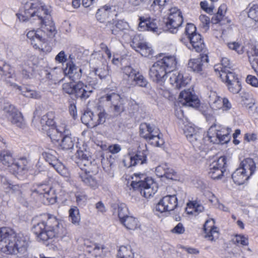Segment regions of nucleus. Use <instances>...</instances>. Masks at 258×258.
<instances>
[{
	"label": "nucleus",
	"instance_id": "f257e3e1",
	"mask_svg": "<svg viewBox=\"0 0 258 258\" xmlns=\"http://www.w3.org/2000/svg\"><path fill=\"white\" fill-rule=\"evenodd\" d=\"M176 63L174 56H167L159 59L149 69L150 79L156 83L162 84L169 74V81L172 86L178 89L185 87L190 80L187 77H184L182 74L177 71L171 73L175 68Z\"/></svg>",
	"mask_w": 258,
	"mask_h": 258
},
{
	"label": "nucleus",
	"instance_id": "f03ea898",
	"mask_svg": "<svg viewBox=\"0 0 258 258\" xmlns=\"http://www.w3.org/2000/svg\"><path fill=\"white\" fill-rule=\"evenodd\" d=\"M24 14H17L20 21H26L30 19L36 21V24L41 25L42 29H38L49 37H53L56 33L54 23L50 15V9L39 0H30L24 6Z\"/></svg>",
	"mask_w": 258,
	"mask_h": 258
},
{
	"label": "nucleus",
	"instance_id": "7ed1b4c3",
	"mask_svg": "<svg viewBox=\"0 0 258 258\" xmlns=\"http://www.w3.org/2000/svg\"><path fill=\"white\" fill-rule=\"evenodd\" d=\"M28 242L22 235H17L11 229L0 228V250L9 254H24L27 249Z\"/></svg>",
	"mask_w": 258,
	"mask_h": 258
},
{
	"label": "nucleus",
	"instance_id": "20e7f679",
	"mask_svg": "<svg viewBox=\"0 0 258 258\" xmlns=\"http://www.w3.org/2000/svg\"><path fill=\"white\" fill-rule=\"evenodd\" d=\"M33 233L39 241H47L55 236H61L63 229L55 217H49L46 222L41 221L33 226Z\"/></svg>",
	"mask_w": 258,
	"mask_h": 258
},
{
	"label": "nucleus",
	"instance_id": "39448f33",
	"mask_svg": "<svg viewBox=\"0 0 258 258\" xmlns=\"http://www.w3.org/2000/svg\"><path fill=\"white\" fill-rule=\"evenodd\" d=\"M132 181L131 186L135 190H139L145 198H149L157 190L156 183L150 178H146L144 174L135 173Z\"/></svg>",
	"mask_w": 258,
	"mask_h": 258
},
{
	"label": "nucleus",
	"instance_id": "423d86ee",
	"mask_svg": "<svg viewBox=\"0 0 258 258\" xmlns=\"http://www.w3.org/2000/svg\"><path fill=\"white\" fill-rule=\"evenodd\" d=\"M183 132L188 141L194 147L199 150H204L206 143L202 131L188 123L185 125Z\"/></svg>",
	"mask_w": 258,
	"mask_h": 258
},
{
	"label": "nucleus",
	"instance_id": "0eeeda50",
	"mask_svg": "<svg viewBox=\"0 0 258 258\" xmlns=\"http://www.w3.org/2000/svg\"><path fill=\"white\" fill-rule=\"evenodd\" d=\"M141 136L148 140L150 143L155 146L160 147L164 144V140L160 136L159 130L154 126L143 123L140 126Z\"/></svg>",
	"mask_w": 258,
	"mask_h": 258
},
{
	"label": "nucleus",
	"instance_id": "6e6552de",
	"mask_svg": "<svg viewBox=\"0 0 258 258\" xmlns=\"http://www.w3.org/2000/svg\"><path fill=\"white\" fill-rule=\"evenodd\" d=\"M32 196L38 197L45 204H53L55 202L54 191L46 184H38L32 189Z\"/></svg>",
	"mask_w": 258,
	"mask_h": 258
},
{
	"label": "nucleus",
	"instance_id": "1a4fd4ad",
	"mask_svg": "<svg viewBox=\"0 0 258 258\" xmlns=\"http://www.w3.org/2000/svg\"><path fill=\"white\" fill-rule=\"evenodd\" d=\"M169 16L165 21V29L172 33H176L183 22L181 13L177 8L169 10Z\"/></svg>",
	"mask_w": 258,
	"mask_h": 258
},
{
	"label": "nucleus",
	"instance_id": "9d476101",
	"mask_svg": "<svg viewBox=\"0 0 258 258\" xmlns=\"http://www.w3.org/2000/svg\"><path fill=\"white\" fill-rule=\"evenodd\" d=\"M27 36L35 49L43 52L50 51V48L48 46V43L42 34V31L34 30L29 31L27 34Z\"/></svg>",
	"mask_w": 258,
	"mask_h": 258
},
{
	"label": "nucleus",
	"instance_id": "9b49d317",
	"mask_svg": "<svg viewBox=\"0 0 258 258\" xmlns=\"http://www.w3.org/2000/svg\"><path fill=\"white\" fill-rule=\"evenodd\" d=\"M148 154L146 146L139 147L137 153L134 156H128L123 160L125 166L130 167L138 164H143L146 163L147 156Z\"/></svg>",
	"mask_w": 258,
	"mask_h": 258
},
{
	"label": "nucleus",
	"instance_id": "f8f14e48",
	"mask_svg": "<svg viewBox=\"0 0 258 258\" xmlns=\"http://www.w3.org/2000/svg\"><path fill=\"white\" fill-rule=\"evenodd\" d=\"M209 103L214 110L222 109L227 111L232 108V104L226 97L221 98L215 92H210L209 96Z\"/></svg>",
	"mask_w": 258,
	"mask_h": 258
},
{
	"label": "nucleus",
	"instance_id": "ddd939ff",
	"mask_svg": "<svg viewBox=\"0 0 258 258\" xmlns=\"http://www.w3.org/2000/svg\"><path fill=\"white\" fill-rule=\"evenodd\" d=\"M3 110L8 119L12 124L21 128L24 127L25 123L22 114L14 105L9 103H6Z\"/></svg>",
	"mask_w": 258,
	"mask_h": 258
},
{
	"label": "nucleus",
	"instance_id": "4468645a",
	"mask_svg": "<svg viewBox=\"0 0 258 258\" xmlns=\"http://www.w3.org/2000/svg\"><path fill=\"white\" fill-rule=\"evenodd\" d=\"M103 101L106 102L108 105L113 107L117 113H120L124 110L125 99L115 93H108L101 97Z\"/></svg>",
	"mask_w": 258,
	"mask_h": 258
},
{
	"label": "nucleus",
	"instance_id": "2eb2a0df",
	"mask_svg": "<svg viewBox=\"0 0 258 258\" xmlns=\"http://www.w3.org/2000/svg\"><path fill=\"white\" fill-rule=\"evenodd\" d=\"M177 206V199L176 195H168L164 197L157 204L156 210L160 213L169 212L174 210Z\"/></svg>",
	"mask_w": 258,
	"mask_h": 258
},
{
	"label": "nucleus",
	"instance_id": "dca6fc26",
	"mask_svg": "<svg viewBox=\"0 0 258 258\" xmlns=\"http://www.w3.org/2000/svg\"><path fill=\"white\" fill-rule=\"evenodd\" d=\"M130 5L136 7L142 2L146 5H150V9L159 13L162 12L168 0H125Z\"/></svg>",
	"mask_w": 258,
	"mask_h": 258
},
{
	"label": "nucleus",
	"instance_id": "f3484780",
	"mask_svg": "<svg viewBox=\"0 0 258 258\" xmlns=\"http://www.w3.org/2000/svg\"><path fill=\"white\" fill-rule=\"evenodd\" d=\"M179 101L184 106L197 107L199 104V100L197 96L189 89L180 92Z\"/></svg>",
	"mask_w": 258,
	"mask_h": 258
},
{
	"label": "nucleus",
	"instance_id": "a211bd4d",
	"mask_svg": "<svg viewBox=\"0 0 258 258\" xmlns=\"http://www.w3.org/2000/svg\"><path fill=\"white\" fill-rule=\"evenodd\" d=\"M94 58H100L102 60V66L100 68L95 69L94 72L96 75L98 76L100 79L106 78L110 76V68L103 58V55L100 51H95L92 54Z\"/></svg>",
	"mask_w": 258,
	"mask_h": 258
},
{
	"label": "nucleus",
	"instance_id": "6ab92c4d",
	"mask_svg": "<svg viewBox=\"0 0 258 258\" xmlns=\"http://www.w3.org/2000/svg\"><path fill=\"white\" fill-rule=\"evenodd\" d=\"M69 58L71 60L67 63L66 67L63 70L64 74L68 75L73 81L78 80L82 76V69L73 63L71 55H70Z\"/></svg>",
	"mask_w": 258,
	"mask_h": 258
},
{
	"label": "nucleus",
	"instance_id": "aec40b11",
	"mask_svg": "<svg viewBox=\"0 0 258 258\" xmlns=\"http://www.w3.org/2000/svg\"><path fill=\"white\" fill-rule=\"evenodd\" d=\"M200 57L196 58H191L189 60L187 67L194 72L199 73L202 71L204 64L208 62V57L207 54H201Z\"/></svg>",
	"mask_w": 258,
	"mask_h": 258
},
{
	"label": "nucleus",
	"instance_id": "412c9836",
	"mask_svg": "<svg viewBox=\"0 0 258 258\" xmlns=\"http://www.w3.org/2000/svg\"><path fill=\"white\" fill-rule=\"evenodd\" d=\"M28 162L26 158L22 157L17 159L13 162L10 167V170L17 175H23L28 170Z\"/></svg>",
	"mask_w": 258,
	"mask_h": 258
},
{
	"label": "nucleus",
	"instance_id": "4be33fe9",
	"mask_svg": "<svg viewBox=\"0 0 258 258\" xmlns=\"http://www.w3.org/2000/svg\"><path fill=\"white\" fill-rule=\"evenodd\" d=\"M187 39L189 42L186 45L189 49L195 50L197 52H200L204 49L205 44L200 34H194L193 35L188 36Z\"/></svg>",
	"mask_w": 258,
	"mask_h": 258
},
{
	"label": "nucleus",
	"instance_id": "5701e85b",
	"mask_svg": "<svg viewBox=\"0 0 258 258\" xmlns=\"http://www.w3.org/2000/svg\"><path fill=\"white\" fill-rule=\"evenodd\" d=\"M214 223L213 219L209 220L206 222L204 226L206 237L212 241L216 240L219 236L218 228L214 226Z\"/></svg>",
	"mask_w": 258,
	"mask_h": 258
},
{
	"label": "nucleus",
	"instance_id": "b1692460",
	"mask_svg": "<svg viewBox=\"0 0 258 258\" xmlns=\"http://www.w3.org/2000/svg\"><path fill=\"white\" fill-rule=\"evenodd\" d=\"M93 92L91 86L85 85L82 82H79L75 85L74 93L77 97L81 99H86L89 97Z\"/></svg>",
	"mask_w": 258,
	"mask_h": 258
},
{
	"label": "nucleus",
	"instance_id": "393cba45",
	"mask_svg": "<svg viewBox=\"0 0 258 258\" xmlns=\"http://www.w3.org/2000/svg\"><path fill=\"white\" fill-rule=\"evenodd\" d=\"M65 124L59 126L57 128L53 127H49L48 130L49 136L52 141L58 142L61 140L63 134L69 132L68 130L66 128Z\"/></svg>",
	"mask_w": 258,
	"mask_h": 258
},
{
	"label": "nucleus",
	"instance_id": "a878e982",
	"mask_svg": "<svg viewBox=\"0 0 258 258\" xmlns=\"http://www.w3.org/2000/svg\"><path fill=\"white\" fill-rule=\"evenodd\" d=\"M79 174L81 181L86 185L94 189L98 187L99 183L95 176L87 174L86 172H79Z\"/></svg>",
	"mask_w": 258,
	"mask_h": 258
},
{
	"label": "nucleus",
	"instance_id": "bb28decb",
	"mask_svg": "<svg viewBox=\"0 0 258 258\" xmlns=\"http://www.w3.org/2000/svg\"><path fill=\"white\" fill-rule=\"evenodd\" d=\"M239 168L247 175L251 176L255 171L256 165L252 159L247 158L241 161Z\"/></svg>",
	"mask_w": 258,
	"mask_h": 258
},
{
	"label": "nucleus",
	"instance_id": "cd10ccee",
	"mask_svg": "<svg viewBox=\"0 0 258 258\" xmlns=\"http://www.w3.org/2000/svg\"><path fill=\"white\" fill-rule=\"evenodd\" d=\"M218 75L222 81L226 85L233 82V81L234 82L238 80L237 76L233 72V69L223 70L222 72L218 73Z\"/></svg>",
	"mask_w": 258,
	"mask_h": 258
},
{
	"label": "nucleus",
	"instance_id": "c85d7f7f",
	"mask_svg": "<svg viewBox=\"0 0 258 258\" xmlns=\"http://www.w3.org/2000/svg\"><path fill=\"white\" fill-rule=\"evenodd\" d=\"M250 177L239 168H237L232 174V178L234 182L237 185L244 184Z\"/></svg>",
	"mask_w": 258,
	"mask_h": 258
},
{
	"label": "nucleus",
	"instance_id": "c756f323",
	"mask_svg": "<svg viewBox=\"0 0 258 258\" xmlns=\"http://www.w3.org/2000/svg\"><path fill=\"white\" fill-rule=\"evenodd\" d=\"M112 13L111 7L109 6H104L97 10L96 17L101 23H104L110 16Z\"/></svg>",
	"mask_w": 258,
	"mask_h": 258
},
{
	"label": "nucleus",
	"instance_id": "7c9ffc66",
	"mask_svg": "<svg viewBox=\"0 0 258 258\" xmlns=\"http://www.w3.org/2000/svg\"><path fill=\"white\" fill-rule=\"evenodd\" d=\"M258 49V45L253 46L247 52L249 61L251 64L252 68L254 69L256 75L258 76V53H253L254 50Z\"/></svg>",
	"mask_w": 258,
	"mask_h": 258
},
{
	"label": "nucleus",
	"instance_id": "2f4dec72",
	"mask_svg": "<svg viewBox=\"0 0 258 258\" xmlns=\"http://www.w3.org/2000/svg\"><path fill=\"white\" fill-rule=\"evenodd\" d=\"M14 161L12 153L9 150H3L0 152V162L5 166L11 167Z\"/></svg>",
	"mask_w": 258,
	"mask_h": 258
},
{
	"label": "nucleus",
	"instance_id": "473e14b6",
	"mask_svg": "<svg viewBox=\"0 0 258 258\" xmlns=\"http://www.w3.org/2000/svg\"><path fill=\"white\" fill-rule=\"evenodd\" d=\"M120 222L129 230H135L140 226L138 220L133 216H126Z\"/></svg>",
	"mask_w": 258,
	"mask_h": 258
},
{
	"label": "nucleus",
	"instance_id": "72a5a7b5",
	"mask_svg": "<svg viewBox=\"0 0 258 258\" xmlns=\"http://www.w3.org/2000/svg\"><path fill=\"white\" fill-rule=\"evenodd\" d=\"M148 44L141 40L140 37L139 35L135 36L132 41L131 44V47L134 49L136 51L139 52L142 55V50H145Z\"/></svg>",
	"mask_w": 258,
	"mask_h": 258
},
{
	"label": "nucleus",
	"instance_id": "f704fd0d",
	"mask_svg": "<svg viewBox=\"0 0 258 258\" xmlns=\"http://www.w3.org/2000/svg\"><path fill=\"white\" fill-rule=\"evenodd\" d=\"M219 137L221 138L220 144H224L228 143L230 140V133L231 132L230 128L225 127L217 124Z\"/></svg>",
	"mask_w": 258,
	"mask_h": 258
},
{
	"label": "nucleus",
	"instance_id": "c9c22d12",
	"mask_svg": "<svg viewBox=\"0 0 258 258\" xmlns=\"http://www.w3.org/2000/svg\"><path fill=\"white\" fill-rule=\"evenodd\" d=\"M208 138L213 144H220L221 138L219 137L217 124H213L208 132Z\"/></svg>",
	"mask_w": 258,
	"mask_h": 258
},
{
	"label": "nucleus",
	"instance_id": "e433bc0d",
	"mask_svg": "<svg viewBox=\"0 0 258 258\" xmlns=\"http://www.w3.org/2000/svg\"><path fill=\"white\" fill-rule=\"evenodd\" d=\"M95 115L91 111H86L81 117L82 122L90 127L96 126Z\"/></svg>",
	"mask_w": 258,
	"mask_h": 258
},
{
	"label": "nucleus",
	"instance_id": "4c0bfd02",
	"mask_svg": "<svg viewBox=\"0 0 258 258\" xmlns=\"http://www.w3.org/2000/svg\"><path fill=\"white\" fill-rule=\"evenodd\" d=\"M0 74L12 78L15 77L14 71L10 64L5 61L0 60Z\"/></svg>",
	"mask_w": 258,
	"mask_h": 258
},
{
	"label": "nucleus",
	"instance_id": "58836bf2",
	"mask_svg": "<svg viewBox=\"0 0 258 258\" xmlns=\"http://www.w3.org/2000/svg\"><path fill=\"white\" fill-rule=\"evenodd\" d=\"M69 132L62 136L61 139L60 146L62 149L69 150L72 149L74 146L75 139L70 136H69Z\"/></svg>",
	"mask_w": 258,
	"mask_h": 258
},
{
	"label": "nucleus",
	"instance_id": "ea45409f",
	"mask_svg": "<svg viewBox=\"0 0 258 258\" xmlns=\"http://www.w3.org/2000/svg\"><path fill=\"white\" fill-rule=\"evenodd\" d=\"M232 69L230 60L227 57H223L221 61V63L217 64L214 66V70L216 72L220 73L222 72L223 70Z\"/></svg>",
	"mask_w": 258,
	"mask_h": 258
},
{
	"label": "nucleus",
	"instance_id": "a19ab883",
	"mask_svg": "<svg viewBox=\"0 0 258 258\" xmlns=\"http://www.w3.org/2000/svg\"><path fill=\"white\" fill-rule=\"evenodd\" d=\"M54 113L52 111L48 112L46 114L42 116L40 123L42 126L47 125L49 127L52 126L54 123Z\"/></svg>",
	"mask_w": 258,
	"mask_h": 258
},
{
	"label": "nucleus",
	"instance_id": "79ce46f5",
	"mask_svg": "<svg viewBox=\"0 0 258 258\" xmlns=\"http://www.w3.org/2000/svg\"><path fill=\"white\" fill-rule=\"evenodd\" d=\"M226 169H222L218 168H213V167L210 166L209 175L214 179H221L224 176Z\"/></svg>",
	"mask_w": 258,
	"mask_h": 258
},
{
	"label": "nucleus",
	"instance_id": "37998d69",
	"mask_svg": "<svg viewBox=\"0 0 258 258\" xmlns=\"http://www.w3.org/2000/svg\"><path fill=\"white\" fill-rule=\"evenodd\" d=\"M69 217L74 224L78 225L80 221L79 209L76 207H73L69 210Z\"/></svg>",
	"mask_w": 258,
	"mask_h": 258
},
{
	"label": "nucleus",
	"instance_id": "c03bdc74",
	"mask_svg": "<svg viewBox=\"0 0 258 258\" xmlns=\"http://www.w3.org/2000/svg\"><path fill=\"white\" fill-rule=\"evenodd\" d=\"M117 257V258H133V254L130 247L121 246L118 250Z\"/></svg>",
	"mask_w": 258,
	"mask_h": 258
},
{
	"label": "nucleus",
	"instance_id": "a18cd8bd",
	"mask_svg": "<svg viewBox=\"0 0 258 258\" xmlns=\"http://www.w3.org/2000/svg\"><path fill=\"white\" fill-rule=\"evenodd\" d=\"M228 47L235 51L238 54H242L244 52V46L238 42H230L227 44Z\"/></svg>",
	"mask_w": 258,
	"mask_h": 258
},
{
	"label": "nucleus",
	"instance_id": "49530a36",
	"mask_svg": "<svg viewBox=\"0 0 258 258\" xmlns=\"http://www.w3.org/2000/svg\"><path fill=\"white\" fill-rule=\"evenodd\" d=\"M123 73L124 74V78L131 82L133 79H135V77H136V75L137 73L135 70L130 66L125 67L123 69Z\"/></svg>",
	"mask_w": 258,
	"mask_h": 258
},
{
	"label": "nucleus",
	"instance_id": "de8ad7c7",
	"mask_svg": "<svg viewBox=\"0 0 258 258\" xmlns=\"http://www.w3.org/2000/svg\"><path fill=\"white\" fill-rule=\"evenodd\" d=\"M147 84L148 82L144 76L138 72L136 74L135 79H133L131 82V85L136 84L142 87H146Z\"/></svg>",
	"mask_w": 258,
	"mask_h": 258
},
{
	"label": "nucleus",
	"instance_id": "09e8293b",
	"mask_svg": "<svg viewBox=\"0 0 258 258\" xmlns=\"http://www.w3.org/2000/svg\"><path fill=\"white\" fill-rule=\"evenodd\" d=\"M88 243H90L88 241H86L85 245L87 248H89V249H88V251L89 252H93L94 254L97 255V254H99L100 252L102 251L103 249L102 246L96 243H90V244H88Z\"/></svg>",
	"mask_w": 258,
	"mask_h": 258
},
{
	"label": "nucleus",
	"instance_id": "8fccbe9b",
	"mask_svg": "<svg viewBox=\"0 0 258 258\" xmlns=\"http://www.w3.org/2000/svg\"><path fill=\"white\" fill-rule=\"evenodd\" d=\"M226 158L224 156L219 157L217 160L213 161L210 165V166L213 167V168L222 169H226Z\"/></svg>",
	"mask_w": 258,
	"mask_h": 258
},
{
	"label": "nucleus",
	"instance_id": "3c124183",
	"mask_svg": "<svg viewBox=\"0 0 258 258\" xmlns=\"http://www.w3.org/2000/svg\"><path fill=\"white\" fill-rule=\"evenodd\" d=\"M226 86L228 90L233 94H237L241 89V84L239 80L233 81L232 83L227 84Z\"/></svg>",
	"mask_w": 258,
	"mask_h": 258
},
{
	"label": "nucleus",
	"instance_id": "603ef678",
	"mask_svg": "<svg viewBox=\"0 0 258 258\" xmlns=\"http://www.w3.org/2000/svg\"><path fill=\"white\" fill-rule=\"evenodd\" d=\"M6 190L8 192L11 191L12 193L15 194L18 198L22 199L23 198V192L19 185L13 184L12 183Z\"/></svg>",
	"mask_w": 258,
	"mask_h": 258
},
{
	"label": "nucleus",
	"instance_id": "864d4df0",
	"mask_svg": "<svg viewBox=\"0 0 258 258\" xmlns=\"http://www.w3.org/2000/svg\"><path fill=\"white\" fill-rule=\"evenodd\" d=\"M248 16L255 22H258V4L253 5L250 7Z\"/></svg>",
	"mask_w": 258,
	"mask_h": 258
},
{
	"label": "nucleus",
	"instance_id": "5fc2aeb1",
	"mask_svg": "<svg viewBox=\"0 0 258 258\" xmlns=\"http://www.w3.org/2000/svg\"><path fill=\"white\" fill-rule=\"evenodd\" d=\"M128 209L126 205L124 204H120L118 207V216L120 221L125 219L126 216H127Z\"/></svg>",
	"mask_w": 258,
	"mask_h": 258
},
{
	"label": "nucleus",
	"instance_id": "6e6d98bb",
	"mask_svg": "<svg viewBox=\"0 0 258 258\" xmlns=\"http://www.w3.org/2000/svg\"><path fill=\"white\" fill-rule=\"evenodd\" d=\"M76 156L80 160V161L91 158V155L88 151L86 150H81V149L77 150Z\"/></svg>",
	"mask_w": 258,
	"mask_h": 258
},
{
	"label": "nucleus",
	"instance_id": "4d7b16f0",
	"mask_svg": "<svg viewBox=\"0 0 258 258\" xmlns=\"http://www.w3.org/2000/svg\"><path fill=\"white\" fill-rule=\"evenodd\" d=\"M84 171H80L79 172H86L87 174H96L98 172L99 168L98 166L95 163H92L90 165L87 166V168H84Z\"/></svg>",
	"mask_w": 258,
	"mask_h": 258
},
{
	"label": "nucleus",
	"instance_id": "13d9d810",
	"mask_svg": "<svg viewBox=\"0 0 258 258\" xmlns=\"http://www.w3.org/2000/svg\"><path fill=\"white\" fill-rule=\"evenodd\" d=\"M75 85L73 82L66 83L62 85L63 92L68 94L74 93Z\"/></svg>",
	"mask_w": 258,
	"mask_h": 258
},
{
	"label": "nucleus",
	"instance_id": "bf43d9fd",
	"mask_svg": "<svg viewBox=\"0 0 258 258\" xmlns=\"http://www.w3.org/2000/svg\"><path fill=\"white\" fill-rule=\"evenodd\" d=\"M189 205V209L194 210V215L195 216L197 215L198 214L204 210V207L197 202H190Z\"/></svg>",
	"mask_w": 258,
	"mask_h": 258
},
{
	"label": "nucleus",
	"instance_id": "052dcab7",
	"mask_svg": "<svg viewBox=\"0 0 258 258\" xmlns=\"http://www.w3.org/2000/svg\"><path fill=\"white\" fill-rule=\"evenodd\" d=\"M226 21L227 23L230 22V20H227L226 18L222 17L221 15L216 13L211 19V22L213 24L220 23L221 25L225 24V21Z\"/></svg>",
	"mask_w": 258,
	"mask_h": 258
},
{
	"label": "nucleus",
	"instance_id": "680f3d73",
	"mask_svg": "<svg viewBox=\"0 0 258 258\" xmlns=\"http://www.w3.org/2000/svg\"><path fill=\"white\" fill-rule=\"evenodd\" d=\"M107 114L104 110L99 112L97 116H95V123H96V126L99 124H103L105 122Z\"/></svg>",
	"mask_w": 258,
	"mask_h": 258
},
{
	"label": "nucleus",
	"instance_id": "e2e57ef3",
	"mask_svg": "<svg viewBox=\"0 0 258 258\" xmlns=\"http://www.w3.org/2000/svg\"><path fill=\"white\" fill-rule=\"evenodd\" d=\"M106 28L110 30L113 35H117L119 34V30L115 28V22L114 20L108 21L106 24Z\"/></svg>",
	"mask_w": 258,
	"mask_h": 258
},
{
	"label": "nucleus",
	"instance_id": "0e129e2a",
	"mask_svg": "<svg viewBox=\"0 0 258 258\" xmlns=\"http://www.w3.org/2000/svg\"><path fill=\"white\" fill-rule=\"evenodd\" d=\"M235 241L237 244H240L243 246L247 245L248 244V238L241 235H236Z\"/></svg>",
	"mask_w": 258,
	"mask_h": 258
},
{
	"label": "nucleus",
	"instance_id": "69168bd1",
	"mask_svg": "<svg viewBox=\"0 0 258 258\" xmlns=\"http://www.w3.org/2000/svg\"><path fill=\"white\" fill-rule=\"evenodd\" d=\"M167 164H162L156 168L155 171L156 175L160 177H164L165 175V170L167 169Z\"/></svg>",
	"mask_w": 258,
	"mask_h": 258
},
{
	"label": "nucleus",
	"instance_id": "338daca9",
	"mask_svg": "<svg viewBox=\"0 0 258 258\" xmlns=\"http://www.w3.org/2000/svg\"><path fill=\"white\" fill-rule=\"evenodd\" d=\"M196 27L192 24H187L185 28V33L187 38L188 36L193 35L196 32Z\"/></svg>",
	"mask_w": 258,
	"mask_h": 258
},
{
	"label": "nucleus",
	"instance_id": "774afa93",
	"mask_svg": "<svg viewBox=\"0 0 258 258\" xmlns=\"http://www.w3.org/2000/svg\"><path fill=\"white\" fill-rule=\"evenodd\" d=\"M167 179H173L176 177V172L174 170L167 165L164 176Z\"/></svg>",
	"mask_w": 258,
	"mask_h": 258
}]
</instances>
